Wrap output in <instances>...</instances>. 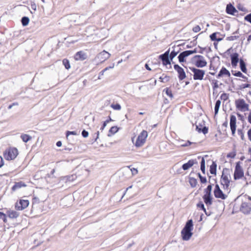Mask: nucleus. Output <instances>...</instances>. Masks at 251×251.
I'll use <instances>...</instances> for the list:
<instances>
[{"instance_id":"obj_1","label":"nucleus","mask_w":251,"mask_h":251,"mask_svg":"<svg viewBox=\"0 0 251 251\" xmlns=\"http://www.w3.org/2000/svg\"><path fill=\"white\" fill-rule=\"evenodd\" d=\"M193 222L192 219L188 220L181 231L182 239L188 241L193 235Z\"/></svg>"},{"instance_id":"obj_2","label":"nucleus","mask_w":251,"mask_h":251,"mask_svg":"<svg viewBox=\"0 0 251 251\" xmlns=\"http://www.w3.org/2000/svg\"><path fill=\"white\" fill-rule=\"evenodd\" d=\"M228 177H230V170L227 168H224L221 176V184L223 185L224 189L228 190L230 182Z\"/></svg>"},{"instance_id":"obj_3","label":"nucleus","mask_w":251,"mask_h":251,"mask_svg":"<svg viewBox=\"0 0 251 251\" xmlns=\"http://www.w3.org/2000/svg\"><path fill=\"white\" fill-rule=\"evenodd\" d=\"M18 154V151L16 148H10L5 151L3 153L5 159L7 160H14Z\"/></svg>"},{"instance_id":"obj_4","label":"nucleus","mask_w":251,"mask_h":251,"mask_svg":"<svg viewBox=\"0 0 251 251\" xmlns=\"http://www.w3.org/2000/svg\"><path fill=\"white\" fill-rule=\"evenodd\" d=\"M192 62L197 68H203L206 66L207 62L203 56L196 55L192 58Z\"/></svg>"},{"instance_id":"obj_5","label":"nucleus","mask_w":251,"mask_h":251,"mask_svg":"<svg viewBox=\"0 0 251 251\" xmlns=\"http://www.w3.org/2000/svg\"><path fill=\"white\" fill-rule=\"evenodd\" d=\"M189 69L193 73V79L196 80H202L205 75V71L195 67H189Z\"/></svg>"},{"instance_id":"obj_6","label":"nucleus","mask_w":251,"mask_h":251,"mask_svg":"<svg viewBox=\"0 0 251 251\" xmlns=\"http://www.w3.org/2000/svg\"><path fill=\"white\" fill-rule=\"evenodd\" d=\"M236 107L242 112H245L249 110V105L245 102L243 99H239L235 101Z\"/></svg>"},{"instance_id":"obj_7","label":"nucleus","mask_w":251,"mask_h":251,"mask_svg":"<svg viewBox=\"0 0 251 251\" xmlns=\"http://www.w3.org/2000/svg\"><path fill=\"white\" fill-rule=\"evenodd\" d=\"M244 176V171L241 166V162L238 161L236 162L234 173V180L239 179Z\"/></svg>"},{"instance_id":"obj_8","label":"nucleus","mask_w":251,"mask_h":251,"mask_svg":"<svg viewBox=\"0 0 251 251\" xmlns=\"http://www.w3.org/2000/svg\"><path fill=\"white\" fill-rule=\"evenodd\" d=\"M148 137V132L147 131L143 130L138 135L135 146L136 147H141L145 142L146 139Z\"/></svg>"},{"instance_id":"obj_9","label":"nucleus","mask_w":251,"mask_h":251,"mask_svg":"<svg viewBox=\"0 0 251 251\" xmlns=\"http://www.w3.org/2000/svg\"><path fill=\"white\" fill-rule=\"evenodd\" d=\"M240 211L245 215H249L251 213V203L242 202L240 207Z\"/></svg>"},{"instance_id":"obj_10","label":"nucleus","mask_w":251,"mask_h":251,"mask_svg":"<svg viewBox=\"0 0 251 251\" xmlns=\"http://www.w3.org/2000/svg\"><path fill=\"white\" fill-rule=\"evenodd\" d=\"M29 204L28 200H20L15 205V209L17 210H23L26 208Z\"/></svg>"},{"instance_id":"obj_11","label":"nucleus","mask_w":251,"mask_h":251,"mask_svg":"<svg viewBox=\"0 0 251 251\" xmlns=\"http://www.w3.org/2000/svg\"><path fill=\"white\" fill-rule=\"evenodd\" d=\"M174 68L178 74V78L180 81H181L186 78V73L184 69L181 67L179 66L178 64H175Z\"/></svg>"},{"instance_id":"obj_12","label":"nucleus","mask_w":251,"mask_h":251,"mask_svg":"<svg viewBox=\"0 0 251 251\" xmlns=\"http://www.w3.org/2000/svg\"><path fill=\"white\" fill-rule=\"evenodd\" d=\"M204 121H202L201 123H199L198 124V122H196L195 123L196 125V130L199 133H202L204 134H206L208 132V127L206 126H203L204 125Z\"/></svg>"},{"instance_id":"obj_13","label":"nucleus","mask_w":251,"mask_h":251,"mask_svg":"<svg viewBox=\"0 0 251 251\" xmlns=\"http://www.w3.org/2000/svg\"><path fill=\"white\" fill-rule=\"evenodd\" d=\"M110 56V54L104 50L97 54L96 59L98 60L100 63H102L108 59Z\"/></svg>"},{"instance_id":"obj_14","label":"nucleus","mask_w":251,"mask_h":251,"mask_svg":"<svg viewBox=\"0 0 251 251\" xmlns=\"http://www.w3.org/2000/svg\"><path fill=\"white\" fill-rule=\"evenodd\" d=\"M226 12L227 14L233 16H237L238 13V11L231 3L226 5Z\"/></svg>"},{"instance_id":"obj_15","label":"nucleus","mask_w":251,"mask_h":251,"mask_svg":"<svg viewBox=\"0 0 251 251\" xmlns=\"http://www.w3.org/2000/svg\"><path fill=\"white\" fill-rule=\"evenodd\" d=\"M239 55L237 52H234L230 54L231 64L233 67L237 66V64L239 62Z\"/></svg>"},{"instance_id":"obj_16","label":"nucleus","mask_w":251,"mask_h":251,"mask_svg":"<svg viewBox=\"0 0 251 251\" xmlns=\"http://www.w3.org/2000/svg\"><path fill=\"white\" fill-rule=\"evenodd\" d=\"M198 161L195 159H191L189 160L187 163H184L182 166V169L184 170H187L191 167H192L194 164H198Z\"/></svg>"},{"instance_id":"obj_17","label":"nucleus","mask_w":251,"mask_h":251,"mask_svg":"<svg viewBox=\"0 0 251 251\" xmlns=\"http://www.w3.org/2000/svg\"><path fill=\"white\" fill-rule=\"evenodd\" d=\"M74 57L76 60L83 61L87 58V55L83 51H79L75 54Z\"/></svg>"},{"instance_id":"obj_18","label":"nucleus","mask_w":251,"mask_h":251,"mask_svg":"<svg viewBox=\"0 0 251 251\" xmlns=\"http://www.w3.org/2000/svg\"><path fill=\"white\" fill-rule=\"evenodd\" d=\"M226 75L228 77L230 76V73L225 67H223L219 72L218 74L216 75L217 78L223 77Z\"/></svg>"},{"instance_id":"obj_19","label":"nucleus","mask_w":251,"mask_h":251,"mask_svg":"<svg viewBox=\"0 0 251 251\" xmlns=\"http://www.w3.org/2000/svg\"><path fill=\"white\" fill-rule=\"evenodd\" d=\"M190 54L187 50L180 52L177 57L179 62L180 63L186 62V58Z\"/></svg>"},{"instance_id":"obj_20","label":"nucleus","mask_w":251,"mask_h":251,"mask_svg":"<svg viewBox=\"0 0 251 251\" xmlns=\"http://www.w3.org/2000/svg\"><path fill=\"white\" fill-rule=\"evenodd\" d=\"M202 199L204 202L207 206H210L212 204L213 198L211 195L204 194L202 197Z\"/></svg>"},{"instance_id":"obj_21","label":"nucleus","mask_w":251,"mask_h":251,"mask_svg":"<svg viewBox=\"0 0 251 251\" xmlns=\"http://www.w3.org/2000/svg\"><path fill=\"white\" fill-rule=\"evenodd\" d=\"M214 195L215 198L225 200L227 198V196L225 194L221 189L217 191H214Z\"/></svg>"},{"instance_id":"obj_22","label":"nucleus","mask_w":251,"mask_h":251,"mask_svg":"<svg viewBox=\"0 0 251 251\" xmlns=\"http://www.w3.org/2000/svg\"><path fill=\"white\" fill-rule=\"evenodd\" d=\"M77 178L76 175L73 174L72 175L66 176L62 177V180L65 182H72L75 180Z\"/></svg>"},{"instance_id":"obj_23","label":"nucleus","mask_w":251,"mask_h":251,"mask_svg":"<svg viewBox=\"0 0 251 251\" xmlns=\"http://www.w3.org/2000/svg\"><path fill=\"white\" fill-rule=\"evenodd\" d=\"M25 186H26L25 183L22 181H20L15 183V184L12 187V190L13 191H15L18 189Z\"/></svg>"},{"instance_id":"obj_24","label":"nucleus","mask_w":251,"mask_h":251,"mask_svg":"<svg viewBox=\"0 0 251 251\" xmlns=\"http://www.w3.org/2000/svg\"><path fill=\"white\" fill-rule=\"evenodd\" d=\"M6 214L8 217L11 219L17 218L19 216L18 212L13 210H8Z\"/></svg>"},{"instance_id":"obj_25","label":"nucleus","mask_w":251,"mask_h":251,"mask_svg":"<svg viewBox=\"0 0 251 251\" xmlns=\"http://www.w3.org/2000/svg\"><path fill=\"white\" fill-rule=\"evenodd\" d=\"M158 58L162 61V64L164 66H167L168 65L170 64V61L169 60L168 56L160 54Z\"/></svg>"},{"instance_id":"obj_26","label":"nucleus","mask_w":251,"mask_h":251,"mask_svg":"<svg viewBox=\"0 0 251 251\" xmlns=\"http://www.w3.org/2000/svg\"><path fill=\"white\" fill-rule=\"evenodd\" d=\"M240 68L242 72L244 73H246L247 72V69L246 67V63L242 58L240 59L239 61Z\"/></svg>"},{"instance_id":"obj_27","label":"nucleus","mask_w":251,"mask_h":251,"mask_svg":"<svg viewBox=\"0 0 251 251\" xmlns=\"http://www.w3.org/2000/svg\"><path fill=\"white\" fill-rule=\"evenodd\" d=\"M217 164L215 161H212V164L210 166L209 171L212 175H216L217 172Z\"/></svg>"},{"instance_id":"obj_28","label":"nucleus","mask_w":251,"mask_h":251,"mask_svg":"<svg viewBox=\"0 0 251 251\" xmlns=\"http://www.w3.org/2000/svg\"><path fill=\"white\" fill-rule=\"evenodd\" d=\"M21 138L22 139L23 141L25 143H27L29 141L31 140L32 137L28 134L22 133L21 135Z\"/></svg>"},{"instance_id":"obj_29","label":"nucleus","mask_w":251,"mask_h":251,"mask_svg":"<svg viewBox=\"0 0 251 251\" xmlns=\"http://www.w3.org/2000/svg\"><path fill=\"white\" fill-rule=\"evenodd\" d=\"M221 100H216L215 107H214V114L215 116L218 114L219 110V108L221 105Z\"/></svg>"},{"instance_id":"obj_30","label":"nucleus","mask_w":251,"mask_h":251,"mask_svg":"<svg viewBox=\"0 0 251 251\" xmlns=\"http://www.w3.org/2000/svg\"><path fill=\"white\" fill-rule=\"evenodd\" d=\"M230 126H236V118L235 116L231 115L230 116Z\"/></svg>"},{"instance_id":"obj_31","label":"nucleus","mask_w":251,"mask_h":251,"mask_svg":"<svg viewBox=\"0 0 251 251\" xmlns=\"http://www.w3.org/2000/svg\"><path fill=\"white\" fill-rule=\"evenodd\" d=\"M189 182L192 188L195 187L198 183L197 180L194 177L191 176L189 177Z\"/></svg>"},{"instance_id":"obj_32","label":"nucleus","mask_w":251,"mask_h":251,"mask_svg":"<svg viewBox=\"0 0 251 251\" xmlns=\"http://www.w3.org/2000/svg\"><path fill=\"white\" fill-rule=\"evenodd\" d=\"M173 50L171 51V53L173 56H176L177 54L180 52L181 49L179 47V46L176 47L174 46L173 48Z\"/></svg>"},{"instance_id":"obj_33","label":"nucleus","mask_w":251,"mask_h":251,"mask_svg":"<svg viewBox=\"0 0 251 251\" xmlns=\"http://www.w3.org/2000/svg\"><path fill=\"white\" fill-rule=\"evenodd\" d=\"M119 129V128L117 126H112L109 130L108 136H110L111 134H114L117 133Z\"/></svg>"},{"instance_id":"obj_34","label":"nucleus","mask_w":251,"mask_h":251,"mask_svg":"<svg viewBox=\"0 0 251 251\" xmlns=\"http://www.w3.org/2000/svg\"><path fill=\"white\" fill-rule=\"evenodd\" d=\"M201 170L203 174H205V162L203 157L201 158Z\"/></svg>"},{"instance_id":"obj_35","label":"nucleus","mask_w":251,"mask_h":251,"mask_svg":"<svg viewBox=\"0 0 251 251\" xmlns=\"http://www.w3.org/2000/svg\"><path fill=\"white\" fill-rule=\"evenodd\" d=\"M29 22V19L26 16H24L22 18L21 23L24 26H25L28 25Z\"/></svg>"},{"instance_id":"obj_36","label":"nucleus","mask_w":251,"mask_h":251,"mask_svg":"<svg viewBox=\"0 0 251 251\" xmlns=\"http://www.w3.org/2000/svg\"><path fill=\"white\" fill-rule=\"evenodd\" d=\"M213 184H210L208 185L207 187L204 189V192L205 195H211V191L212 189Z\"/></svg>"},{"instance_id":"obj_37","label":"nucleus","mask_w":251,"mask_h":251,"mask_svg":"<svg viewBox=\"0 0 251 251\" xmlns=\"http://www.w3.org/2000/svg\"><path fill=\"white\" fill-rule=\"evenodd\" d=\"M62 63L65 68L67 70H69L71 68V65L70 64L69 60L66 58L64 59L62 61Z\"/></svg>"},{"instance_id":"obj_38","label":"nucleus","mask_w":251,"mask_h":251,"mask_svg":"<svg viewBox=\"0 0 251 251\" xmlns=\"http://www.w3.org/2000/svg\"><path fill=\"white\" fill-rule=\"evenodd\" d=\"M163 92H165V94L171 99L173 98L172 92L171 90H170L169 88H166L164 89Z\"/></svg>"},{"instance_id":"obj_39","label":"nucleus","mask_w":251,"mask_h":251,"mask_svg":"<svg viewBox=\"0 0 251 251\" xmlns=\"http://www.w3.org/2000/svg\"><path fill=\"white\" fill-rule=\"evenodd\" d=\"M197 206L203 210L204 213H206V209L204 207V204L202 201H200L197 204Z\"/></svg>"},{"instance_id":"obj_40","label":"nucleus","mask_w":251,"mask_h":251,"mask_svg":"<svg viewBox=\"0 0 251 251\" xmlns=\"http://www.w3.org/2000/svg\"><path fill=\"white\" fill-rule=\"evenodd\" d=\"M0 219H2L4 223H6L7 222V214H4L2 212L0 211Z\"/></svg>"},{"instance_id":"obj_41","label":"nucleus","mask_w":251,"mask_h":251,"mask_svg":"<svg viewBox=\"0 0 251 251\" xmlns=\"http://www.w3.org/2000/svg\"><path fill=\"white\" fill-rule=\"evenodd\" d=\"M217 34H220V33L218 32H214V33H212L209 36L210 40L212 41H216V40H217Z\"/></svg>"},{"instance_id":"obj_42","label":"nucleus","mask_w":251,"mask_h":251,"mask_svg":"<svg viewBox=\"0 0 251 251\" xmlns=\"http://www.w3.org/2000/svg\"><path fill=\"white\" fill-rule=\"evenodd\" d=\"M111 107L114 110H120L121 109V105L118 103H112L111 105Z\"/></svg>"},{"instance_id":"obj_43","label":"nucleus","mask_w":251,"mask_h":251,"mask_svg":"<svg viewBox=\"0 0 251 251\" xmlns=\"http://www.w3.org/2000/svg\"><path fill=\"white\" fill-rule=\"evenodd\" d=\"M164 75V74H163V75L159 78L160 81L163 82H166L169 81L170 80V76L165 75L164 77H163Z\"/></svg>"},{"instance_id":"obj_44","label":"nucleus","mask_w":251,"mask_h":251,"mask_svg":"<svg viewBox=\"0 0 251 251\" xmlns=\"http://www.w3.org/2000/svg\"><path fill=\"white\" fill-rule=\"evenodd\" d=\"M232 75L235 76L243 77L244 75L240 71H232Z\"/></svg>"},{"instance_id":"obj_45","label":"nucleus","mask_w":251,"mask_h":251,"mask_svg":"<svg viewBox=\"0 0 251 251\" xmlns=\"http://www.w3.org/2000/svg\"><path fill=\"white\" fill-rule=\"evenodd\" d=\"M78 134L76 131H67L66 132V138H68V136L70 135H77Z\"/></svg>"},{"instance_id":"obj_46","label":"nucleus","mask_w":251,"mask_h":251,"mask_svg":"<svg viewBox=\"0 0 251 251\" xmlns=\"http://www.w3.org/2000/svg\"><path fill=\"white\" fill-rule=\"evenodd\" d=\"M218 80H213L212 81V88L213 90H216L219 87V85L218 84Z\"/></svg>"},{"instance_id":"obj_47","label":"nucleus","mask_w":251,"mask_h":251,"mask_svg":"<svg viewBox=\"0 0 251 251\" xmlns=\"http://www.w3.org/2000/svg\"><path fill=\"white\" fill-rule=\"evenodd\" d=\"M236 155V151H233L228 153L227 154L226 157L227 158H234L235 157Z\"/></svg>"},{"instance_id":"obj_48","label":"nucleus","mask_w":251,"mask_h":251,"mask_svg":"<svg viewBox=\"0 0 251 251\" xmlns=\"http://www.w3.org/2000/svg\"><path fill=\"white\" fill-rule=\"evenodd\" d=\"M220 99L224 101L228 99V94L225 93H223L221 95Z\"/></svg>"},{"instance_id":"obj_49","label":"nucleus","mask_w":251,"mask_h":251,"mask_svg":"<svg viewBox=\"0 0 251 251\" xmlns=\"http://www.w3.org/2000/svg\"><path fill=\"white\" fill-rule=\"evenodd\" d=\"M237 132L238 135L240 136L241 139L242 140H245V137L243 130L242 129H238Z\"/></svg>"},{"instance_id":"obj_50","label":"nucleus","mask_w":251,"mask_h":251,"mask_svg":"<svg viewBox=\"0 0 251 251\" xmlns=\"http://www.w3.org/2000/svg\"><path fill=\"white\" fill-rule=\"evenodd\" d=\"M239 38V36H231L227 37L226 40L227 41H234Z\"/></svg>"},{"instance_id":"obj_51","label":"nucleus","mask_w":251,"mask_h":251,"mask_svg":"<svg viewBox=\"0 0 251 251\" xmlns=\"http://www.w3.org/2000/svg\"><path fill=\"white\" fill-rule=\"evenodd\" d=\"M244 20L245 21L251 24V13H250L245 16Z\"/></svg>"},{"instance_id":"obj_52","label":"nucleus","mask_w":251,"mask_h":251,"mask_svg":"<svg viewBox=\"0 0 251 251\" xmlns=\"http://www.w3.org/2000/svg\"><path fill=\"white\" fill-rule=\"evenodd\" d=\"M192 144H195V143H193V142H192L188 140V141H187V142L185 144H181V147H188V146H190L191 145H192Z\"/></svg>"},{"instance_id":"obj_53","label":"nucleus","mask_w":251,"mask_h":251,"mask_svg":"<svg viewBox=\"0 0 251 251\" xmlns=\"http://www.w3.org/2000/svg\"><path fill=\"white\" fill-rule=\"evenodd\" d=\"M237 8L240 11L243 12H248L247 9L241 4H238V5L237 6Z\"/></svg>"},{"instance_id":"obj_54","label":"nucleus","mask_w":251,"mask_h":251,"mask_svg":"<svg viewBox=\"0 0 251 251\" xmlns=\"http://www.w3.org/2000/svg\"><path fill=\"white\" fill-rule=\"evenodd\" d=\"M81 135L82 136L84 137V138H86L89 135V133L87 131H86V130L85 129H83L82 131V132H81Z\"/></svg>"},{"instance_id":"obj_55","label":"nucleus","mask_w":251,"mask_h":251,"mask_svg":"<svg viewBox=\"0 0 251 251\" xmlns=\"http://www.w3.org/2000/svg\"><path fill=\"white\" fill-rule=\"evenodd\" d=\"M201 28L199 25H196L193 28L192 30L194 32L197 33V32H198L199 31H200L201 30Z\"/></svg>"},{"instance_id":"obj_56","label":"nucleus","mask_w":251,"mask_h":251,"mask_svg":"<svg viewBox=\"0 0 251 251\" xmlns=\"http://www.w3.org/2000/svg\"><path fill=\"white\" fill-rule=\"evenodd\" d=\"M250 86H251V85L250 84H248V83L243 84L240 86V89H245L246 88L250 87Z\"/></svg>"},{"instance_id":"obj_57","label":"nucleus","mask_w":251,"mask_h":251,"mask_svg":"<svg viewBox=\"0 0 251 251\" xmlns=\"http://www.w3.org/2000/svg\"><path fill=\"white\" fill-rule=\"evenodd\" d=\"M176 56H173L172 54L170 53V55L168 56V58H169V60L170 61V64H169L170 65V68H171V61H173V59Z\"/></svg>"},{"instance_id":"obj_58","label":"nucleus","mask_w":251,"mask_h":251,"mask_svg":"<svg viewBox=\"0 0 251 251\" xmlns=\"http://www.w3.org/2000/svg\"><path fill=\"white\" fill-rule=\"evenodd\" d=\"M237 115L240 120L243 122L245 120L244 116L239 113H237Z\"/></svg>"},{"instance_id":"obj_59","label":"nucleus","mask_w":251,"mask_h":251,"mask_svg":"<svg viewBox=\"0 0 251 251\" xmlns=\"http://www.w3.org/2000/svg\"><path fill=\"white\" fill-rule=\"evenodd\" d=\"M130 171L131 172L132 175H135L137 174L138 172L137 169L134 168H131Z\"/></svg>"},{"instance_id":"obj_60","label":"nucleus","mask_w":251,"mask_h":251,"mask_svg":"<svg viewBox=\"0 0 251 251\" xmlns=\"http://www.w3.org/2000/svg\"><path fill=\"white\" fill-rule=\"evenodd\" d=\"M200 180L201 182L203 184L207 182L206 178L205 176L200 177Z\"/></svg>"},{"instance_id":"obj_61","label":"nucleus","mask_w":251,"mask_h":251,"mask_svg":"<svg viewBox=\"0 0 251 251\" xmlns=\"http://www.w3.org/2000/svg\"><path fill=\"white\" fill-rule=\"evenodd\" d=\"M187 51H188L190 55L193 53L198 52L199 51L197 50V49H195L194 50H187Z\"/></svg>"},{"instance_id":"obj_62","label":"nucleus","mask_w":251,"mask_h":251,"mask_svg":"<svg viewBox=\"0 0 251 251\" xmlns=\"http://www.w3.org/2000/svg\"><path fill=\"white\" fill-rule=\"evenodd\" d=\"M230 129L231 131V133L233 136L235 135L236 129V126L230 127Z\"/></svg>"},{"instance_id":"obj_63","label":"nucleus","mask_w":251,"mask_h":251,"mask_svg":"<svg viewBox=\"0 0 251 251\" xmlns=\"http://www.w3.org/2000/svg\"><path fill=\"white\" fill-rule=\"evenodd\" d=\"M170 48H169L167 51H166L164 53L161 54V55H163L164 56H168L170 55Z\"/></svg>"},{"instance_id":"obj_64","label":"nucleus","mask_w":251,"mask_h":251,"mask_svg":"<svg viewBox=\"0 0 251 251\" xmlns=\"http://www.w3.org/2000/svg\"><path fill=\"white\" fill-rule=\"evenodd\" d=\"M248 136L250 141H251V128L248 131Z\"/></svg>"}]
</instances>
